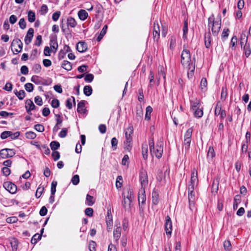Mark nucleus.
Here are the masks:
<instances>
[{
	"instance_id": "53",
	"label": "nucleus",
	"mask_w": 251,
	"mask_h": 251,
	"mask_svg": "<svg viewBox=\"0 0 251 251\" xmlns=\"http://www.w3.org/2000/svg\"><path fill=\"white\" fill-rule=\"evenodd\" d=\"M118 140L116 137H113L112 138L111 141V143L112 145V148L113 151H115L117 148L118 145Z\"/></svg>"
},
{
	"instance_id": "13",
	"label": "nucleus",
	"mask_w": 251,
	"mask_h": 251,
	"mask_svg": "<svg viewBox=\"0 0 251 251\" xmlns=\"http://www.w3.org/2000/svg\"><path fill=\"white\" fill-rule=\"evenodd\" d=\"M34 35V29L32 28H30L27 31L26 35L25 38V42L26 45L29 44L32 40Z\"/></svg>"
},
{
	"instance_id": "4",
	"label": "nucleus",
	"mask_w": 251,
	"mask_h": 251,
	"mask_svg": "<svg viewBox=\"0 0 251 251\" xmlns=\"http://www.w3.org/2000/svg\"><path fill=\"white\" fill-rule=\"evenodd\" d=\"M122 228L120 223H116L113 230V238L117 243H118L119 240L121 236Z\"/></svg>"
},
{
	"instance_id": "36",
	"label": "nucleus",
	"mask_w": 251,
	"mask_h": 251,
	"mask_svg": "<svg viewBox=\"0 0 251 251\" xmlns=\"http://www.w3.org/2000/svg\"><path fill=\"white\" fill-rule=\"evenodd\" d=\"M28 21L30 23H33L35 21L36 16L34 12L29 10L27 15Z\"/></svg>"
},
{
	"instance_id": "2",
	"label": "nucleus",
	"mask_w": 251,
	"mask_h": 251,
	"mask_svg": "<svg viewBox=\"0 0 251 251\" xmlns=\"http://www.w3.org/2000/svg\"><path fill=\"white\" fill-rule=\"evenodd\" d=\"M221 26V20L215 21L213 15L208 19V27L209 31L211 29L212 34L214 36L218 35Z\"/></svg>"
},
{
	"instance_id": "44",
	"label": "nucleus",
	"mask_w": 251,
	"mask_h": 251,
	"mask_svg": "<svg viewBox=\"0 0 251 251\" xmlns=\"http://www.w3.org/2000/svg\"><path fill=\"white\" fill-rule=\"evenodd\" d=\"M13 135V132L10 131H4L0 134V138L2 139H5L8 137H11Z\"/></svg>"
},
{
	"instance_id": "32",
	"label": "nucleus",
	"mask_w": 251,
	"mask_h": 251,
	"mask_svg": "<svg viewBox=\"0 0 251 251\" xmlns=\"http://www.w3.org/2000/svg\"><path fill=\"white\" fill-rule=\"evenodd\" d=\"M95 202V200L93 196L89 194L86 195V203L88 206H92Z\"/></svg>"
},
{
	"instance_id": "51",
	"label": "nucleus",
	"mask_w": 251,
	"mask_h": 251,
	"mask_svg": "<svg viewBox=\"0 0 251 251\" xmlns=\"http://www.w3.org/2000/svg\"><path fill=\"white\" fill-rule=\"evenodd\" d=\"M94 78V76L92 74H87L85 75L84 80L87 82H91Z\"/></svg>"
},
{
	"instance_id": "38",
	"label": "nucleus",
	"mask_w": 251,
	"mask_h": 251,
	"mask_svg": "<svg viewBox=\"0 0 251 251\" xmlns=\"http://www.w3.org/2000/svg\"><path fill=\"white\" fill-rule=\"evenodd\" d=\"M92 91V88L90 85H86L83 88V93L86 96L91 95Z\"/></svg>"
},
{
	"instance_id": "3",
	"label": "nucleus",
	"mask_w": 251,
	"mask_h": 251,
	"mask_svg": "<svg viewBox=\"0 0 251 251\" xmlns=\"http://www.w3.org/2000/svg\"><path fill=\"white\" fill-rule=\"evenodd\" d=\"M11 47L13 53L17 54L22 51L23 43L19 39H15L13 40Z\"/></svg>"
},
{
	"instance_id": "63",
	"label": "nucleus",
	"mask_w": 251,
	"mask_h": 251,
	"mask_svg": "<svg viewBox=\"0 0 251 251\" xmlns=\"http://www.w3.org/2000/svg\"><path fill=\"white\" fill-rule=\"evenodd\" d=\"M51 156H52L53 159L54 161L58 160L60 158V153L56 151H53V152H52V154H51Z\"/></svg>"
},
{
	"instance_id": "7",
	"label": "nucleus",
	"mask_w": 251,
	"mask_h": 251,
	"mask_svg": "<svg viewBox=\"0 0 251 251\" xmlns=\"http://www.w3.org/2000/svg\"><path fill=\"white\" fill-rule=\"evenodd\" d=\"M155 156L158 158H160L162 157L163 152V143L162 141L158 142L156 144V149L153 150Z\"/></svg>"
},
{
	"instance_id": "33",
	"label": "nucleus",
	"mask_w": 251,
	"mask_h": 251,
	"mask_svg": "<svg viewBox=\"0 0 251 251\" xmlns=\"http://www.w3.org/2000/svg\"><path fill=\"white\" fill-rule=\"evenodd\" d=\"M14 93L20 100H23L25 96V93L23 90L18 91V90L16 89L14 91Z\"/></svg>"
},
{
	"instance_id": "64",
	"label": "nucleus",
	"mask_w": 251,
	"mask_h": 251,
	"mask_svg": "<svg viewBox=\"0 0 251 251\" xmlns=\"http://www.w3.org/2000/svg\"><path fill=\"white\" fill-rule=\"evenodd\" d=\"M19 25L20 27L24 29L26 28V24L24 18H21L19 22Z\"/></svg>"
},
{
	"instance_id": "12",
	"label": "nucleus",
	"mask_w": 251,
	"mask_h": 251,
	"mask_svg": "<svg viewBox=\"0 0 251 251\" xmlns=\"http://www.w3.org/2000/svg\"><path fill=\"white\" fill-rule=\"evenodd\" d=\"M70 51H71L70 47L68 45H65L63 49L61 50L59 52L58 55L59 60L63 59L65 57L66 53Z\"/></svg>"
},
{
	"instance_id": "9",
	"label": "nucleus",
	"mask_w": 251,
	"mask_h": 251,
	"mask_svg": "<svg viewBox=\"0 0 251 251\" xmlns=\"http://www.w3.org/2000/svg\"><path fill=\"white\" fill-rule=\"evenodd\" d=\"M165 229L167 235H170L172 231V222L169 216L165 217Z\"/></svg>"
},
{
	"instance_id": "46",
	"label": "nucleus",
	"mask_w": 251,
	"mask_h": 251,
	"mask_svg": "<svg viewBox=\"0 0 251 251\" xmlns=\"http://www.w3.org/2000/svg\"><path fill=\"white\" fill-rule=\"evenodd\" d=\"M200 86L202 91H203V89H204V90H206L207 86V81L205 77H202L201 78V81Z\"/></svg>"
},
{
	"instance_id": "27",
	"label": "nucleus",
	"mask_w": 251,
	"mask_h": 251,
	"mask_svg": "<svg viewBox=\"0 0 251 251\" xmlns=\"http://www.w3.org/2000/svg\"><path fill=\"white\" fill-rule=\"evenodd\" d=\"M194 112V116L196 118H201L203 115V108L199 107L193 111Z\"/></svg>"
},
{
	"instance_id": "43",
	"label": "nucleus",
	"mask_w": 251,
	"mask_h": 251,
	"mask_svg": "<svg viewBox=\"0 0 251 251\" xmlns=\"http://www.w3.org/2000/svg\"><path fill=\"white\" fill-rule=\"evenodd\" d=\"M176 38L175 36H172L170 39V49L171 50H173L176 46Z\"/></svg>"
},
{
	"instance_id": "58",
	"label": "nucleus",
	"mask_w": 251,
	"mask_h": 251,
	"mask_svg": "<svg viewBox=\"0 0 251 251\" xmlns=\"http://www.w3.org/2000/svg\"><path fill=\"white\" fill-rule=\"evenodd\" d=\"M192 132H193L192 128H189L185 133L184 139H191Z\"/></svg>"
},
{
	"instance_id": "37",
	"label": "nucleus",
	"mask_w": 251,
	"mask_h": 251,
	"mask_svg": "<svg viewBox=\"0 0 251 251\" xmlns=\"http://www.w3.org/2000/svg\"><path fill=\"white\" fill-rule=\"evenodd\" d=\"M215 156V153L213 147H209L208 148L207 157L208 159H212Z\"/></svg>"
},
{
	"instance_id": "23",
	"label": "nucleus",
	"mask_w": 251,
	"mask_h": 251,
	"mask_svg": "<svg viewBox=\"0 0 251 251\" xmlns=\"http://www.w3.org/2000/svg\"><path fill=\"white\" fill-rule=\"evenodd\" d=\"M148 146L147 143H144L142 145V154L144 160L148 159Z\"/></svg>"
},
{
	"instance_id": "59",
	"label": "nucleus",
	"mask_w": 251,
	"mask_h": 251,
	"mask_svg": "<svg viewBox=\"0 0 251 251\" xmlns=\"http://www.w3.org/2000/svg\"><path fill=\"white\" fill-rule=\"evenodd\" d=\"M35 129L40 132H42L45 130V127L41 124H37L34 126Z\"/></svg>"
},
{
	"instance_id": "25",
	"label": "nucleus",
	"mask_w": 251,
	"mask_h": 251,
	"mask_svg": "<svg viewBox=\"0 0 251 251\" xmlns=\"http://www.w3.org/2000/svg\"><path fill=\"white\" fill-rule=\"evenodd\" d=\"M241 49L243 50V53L245 54L246 57L248 58L251 54V48L250 43H248V44L246 46H243Z\"/></svg>"
},
{
	"instance_id": "1",
	"label": "nucleus",
	"mask_w": 251,
	"mask_h": 251,
	"mask_svg": "<svg viewBox=\"0 0 251 251\" xmlns=\"http://www.w3.org/2000/svg\"><path fill=\"white\" fill-rule=\"evenodd\" d=\"M181 63L182 66L187 70L188 77L194 75L195 70V60L193 61L191 58L190 51L186 49H183L181 54Z\"/></svg>"
},
{
	"instance_id": "15",
	"label": "nucleus",
	"mask_w": 251,
	"mask_h": 251,
	"mask_svg": "<svg viewBox=\"0 0 251 251\" xmlns=\"http://www.w3.org/2000/svg\"><path fill=\"white\" fill-rule=\"evenodd\" d=\"M76 50L79 52H84L87 50V44L84 41H80L76 45Z\"/></svg>"
},
{
	"instance_id": "10",
	"label": "nucleus",
	"mask_w": 251,
	"mask_h": 251,
	"mask_svg": "<svg viewBox=\"0 0 251 251\" xmlns=\"http://www.w3.org/2000/svg\"><path fill=\"white\" fill-rule=\"evenodd\" d=\"M140 181L141 185V189H145L149 183L147 174H140Z\"/></svg>"
},
{
	"instance_id": "5",
	"label": "nucleus",
	"mask_w": 251,
	"mask_h": 251,
	"mask_svg": "<svg viewBox=\"0 0 251 251\" xmlns=\"http://www.w3.org/2000/svg\"><path fill=\"white\" fill-rule=\"evenodd\" d=\"M188 189L189 207L191 210H193L194 208V202L196 199L194 192L195 188H192V187H188Z\"/></svg>"
},
{
	"instance_id": "8",
	"label": "nucleus",
	"mask_w": 251,
	"mask_h": 251,
	"mask_svg": "<svg viewBox=\"0 0 251 251\" xmlns=\"http://www.w3.org/2000/svg\"><path fill=\"white\" fill-rule=\"evenodd\" d=\"M3 186L11 194H15L17 190L16 185L9 181L4 182Z\"/></svg>"
},
{
	"instance_id": "50",
	"label": "nucleus",
	"mask_w": 251,
	"mask_h": 251,
	"mask_svg": "<svg viewBox=\"0 0 251 251\" xmlns=\"http://www.w3.org/2000/svg\"><path fill=\"white\" fill-rule=\"evenodd\" d=\"M123 183V177L121 176H119L117 177L116 181V186L117 188H120L122 187Z\"/></svg>"
},
{
	"instance_id": "31",
	"label": "nucleus",
	"mask_w": 251,
	"mask_h": 251,
	"mask_svg": "<svg viewBox=\"0 0 251 251\" xmlns=\"http://www.w3.org/2000/svg\"><path fill=\"white\" fill-rule=\"evenodd\" d=\"M61 67L67 71H70L72 69V63L67 60L63 61Z\"/></svg>"
},
{
	"instance_id": "56",
	"label": "nucleus",
	"mask_w": 251,
	"mask_h": 251,
	"mask_svg": "<svg viewBox=\"0 0 251 251\" xmlns=\"http://www.w3.org/2000/svg\"><path fill=\"white\" fill-rule=\"evenodd\" d=\"M60 102L57 99H54L52 100L51 102V106L54 108H57L59 106Z\"/></svg>"
},
{
	"instance_id": "61",
	"label": "nucleus",
	"mask_w": 251,
	"mask_h": 251,
	"mask_svg": "<svg viewBox=\"0 0 251 251\" xmlns=\"http://www.w3.org/2000/svg\"><path fill=\"white\" fill-rule=\"evenodd\" d=\"M68 131V128H63L59 133V136L60 138H65L67 135Z\"/></svg>"
},
{
	"instance_id": "18",
	"label": "nucleus",
	"mask_w": 251,
	"mask_h": 251,
	"mask_svg": "<svg viewBox=\"0 0 251 251\" xmlns=\"http://www.w3.org/2000/svg\"><path fill=\"white\" fill-rule=\"evenodd\" d=\"M198 183V174H192L190 184L188 187H192V188H195Z\"/></svg>"
},
{
	"instance_id": "40",
	"label": "nucleus",
	"mask_w": 251,
	"mask_h": 251,
	"mask_svg": "<svg viewBox=\"0 0 251 251\" xmlns=\"http://www.w3.org/2000/svg\"><path fill=\"white\" fill-rule=\"evenodd\" d=\"M77 23L74 18L72 17H69L67 19L68 26H70L72 27H75Z\"/></svg>"
},
{
	"instance_id": "29",
	"label": "nucleus",
	"mask_w": 251,
	"mask_h": 251,
	"mask_svg": "<svg viewBox=\"0 0 251 251\" xmlns=\"http://www.w3.org/2000/svg\"><path fill=\"white\" fill-rule=\"evenodd\" d=\"M78 16L81 20L84 21L87 18L88 14L85 10L81 9L78 11Z\"/></svg>"
},
{
	"instance_id": "17",
	"label": "nucleus",
	"mask_w": 251,
	"mask_h": 251,
	"mask_svg": "<svg viewBox=\"0 0 251 251\" xmlns=\"http://www.w3.org/2000/svg\"><path fill=\"white\" fill-rule=\"evenodd\" d=\"M248 35L246 34L245 32H242L240 37V44L241 48H243V46L248 45Z\"/></svg>"
},
{
	"instance_id": "45",
	"label": "nucleus",
	"mask_w": 251,
	"mask_h": 251,
	"mask_svg": "<svg viewBox=\"0 0 251 251\" xmlns=\"http://www.w3.org/2000/svg\"><path fill=\"white\" fill-rule=\"evenodd\" d=\"M134 198L133 191L129 189L127 192V195L126 196V199L128 201V204H130L131 201H132Z\"/></svg>"
},
{
	"instance_id": "26",
	"label": "nucleus",
	"mask_w": 251,
	"mask_h": 251,
	"mask_svg": "<svg viewBox=\"0 0 251 251\" xmlns=\"http://www.w3.org/2000/svg\"><path fill=\"white\" fill-rule=\"evenodd\" d=\"M219 179L216 178L213 180L211 187V193L212 194H216L218 190Z\"/></svg>"
},
{
	"instance_id": "6",
	"label": "nucleus",
	"mask_w": 251,
	"mask_h": 251,
	"mask_svg": "<svg viewBox=\"0 0 251 251\" xmlns=\"http://www.w3.org/2000/svg\"><path fill=\"white\" fill-rule=\"evenodd\" d=\"M160 38V27L158 22L155 20L153 24V38L154 41L158 42Z\"/></svg>"
},
{
	"instance_id": "21",
	"label": "nucleus",
	"mask_w": 251,
	"mask_h": 251,
	"mask_svg": "<svg viewBox=\"0 0 251 251\" xmlns=\"http://www.w3.org/2000/svg\"><path fill=\"white\" fill-rule=\"evenodd\" d=\"M143 110L142 108L140 109H137L136 110V117L134 119V121H135L137 123L139 122H141L143 120Z\"/></svg>"
},
{
	"instance_id": "54",
	"label": "nucleus",
	"mask_w": 251,
	"mask_h": 251,
	"mask_svg": "<svg viewBox=\"0 0 251 251\" xmlns=\"http://www.w3.org/2000/svg\"><path fill=\"white\" fill-rule=\"evenodd\" d=\"M25 88L26 91L28 92H31L33 91L34 86L31 83H27L25 84Z\"/></svg>"
},
{
	"instance_id": "24",
	"label": "nucleus",
	"mask_w": 251,
	"mask_h": 251,
	"mask_svg": "<svg viewBox=\"0 0 251 251\" xmlns=\"http://www.w3.org/2000/svg\"><path fill=\"white\" fill-rule=\"evenodd\" d=\"M201 101L199 100H195L190 101V108L192 111L198 108L201 106Z\"/></svg>"
},
{
	"instance_id": "39",
	"label": "nucleus",
	"mask_w": 251,
	"mask_h": 251,
	"mask_svg": "<svg viewBox=\"0 0 251 251\" xmlns=\"http://www.w3.org/2000/svg\"><path fill=\"white\" fill-rule=\"evenodd\" d=\"M227 95V88L226 86L222 88V92L221 94V99L222 101H225Z\"/></svg>"
},
{
	"instance_id": "34",
	"label": "nucleus",
	"mask_w": 251,
	"mask_h": 251,
	"mask_svg": "<svg viewBox=\"0 0 251 251\" xmlns=\"http://www.w3.org/2000/svg\"><path fill=\"white\" fill-rule=\"evenodd\" d=\"M222 109V104L220 101H218L215 106L214 115L215 116H218L220 115V112L223 110Z\"/></svg>"
},
{
	"instance_id": "60",
	"label": "nucleus",
	"mask_w": 251,
	"mask_h": 251,
	"mask_svg": "<svg viewBox=\"0 0 251 251\" xmlns=\"http://www.w3.org/2000/svg\"><path fill=\"white\" fill-rule=\"evenodd\" d=\"M224 247L226 251H229L231 249V245L229 240L225 241L224 243Z\"/></svg>"
},
{
	"instance_id": "52",
	"label": "nucleus",
	"mask_w": 251,
	"mask_h": 251,
	"mask_svg": "<svg viewBox=\"0 0 251 251\" xmlns=\"http://www.w3.org/2000/svg\"><path fill=\"white\" fill-rule=\"evenodd\" d=\"M188 23L187 21H185L184 23V26L183 28V38H186V35L188 33Z\"/></svg>"
},
{
	"instance_id": "19",
	"label": "nucleus",
	"mask_w": 251,
	"mask_h": 251,
	"mask_svg": "<svg viewBox=\"0 0 251 251\" xmlns=\"http://www.w3.org/2000/svg\"><path fill=\"white\" fill-rule=\"evenodd\" d=\"M146 200V196L145 195V189H140L139 192L138 201L139 203H145Z\"/></svg>"
},
{
	"instance_id": "20",
	"label": "nucleus",
	"mask_w": 251,
	"mask_h": 251,
	"mask_svg": "<svg viewBox=\"0 0 251 251\" xmlns=\"http://www.w3.org/2000/svg\"><path fill=\"white\" fill-rule=\"evenodd\" d=\"M77 112L79 113H86L87 110L85 108V100H81L77 104Z\"/></svg>"
},
{
	"instance_id": "47",
	"label": "nucleus",
	"mask_w": 251,
	"mask_h": 251,
	"mask_svg": "<svg viewBox=\"0 0 251 251\" xmlns=\"http://www.w3.org/2000/svg\"><path fill=\"white\" fill-rule=\"evenodd\" d=\"M240 202V196L239 195H236L234 199V203H233V209L234 210L236 209L238 206V203Z\"/></svg>"
},
{
	"instance_id": "11",
	"label": "nucleus",
	"mask_w": 251,
	"mask_h": 251,
	"mask_svg": "<svg viewBox=\"0 0 251 251\" xmlns=\"http://www.w3.org/2000/svg\"><path fill=\"white\" fill-rule=\"evenodd\" d=\"M50 45L51 50H54V52H55L58 49V43L57 41V36L56 35H51L50 36Z\"/></svg>"
},
{
	"instance_id": "62",
	"label": "nucleus",
	"mask_w": 251,
	"mask_h": 251,
	"mask_svg": "<svg viewBox=\"0 0 251 251\" xmlns=\"http://www.w3.org/2000/svg\"><path fill=\"white\" fill-rule=\"evenodd\" d=\"M72 183L76 185L79 182V176L77 175H75L71 179Z\"/></svg>"
},
{
	"instance_id": "49",
	"label": "nucleus",
	"mask_w": 251,
	"mask_h": 251,
	"mask_svg": "<svg viewBox=\"0 0 251 251\" xmlns=\"http://www.w3.org/2000/svg\"><path fill=\"white\" fill-rule=\"evenodd\" d=\"M41 234H40L39 233L35 234L32 237L31 240V243L34 244H36L38 240L41 239Z\"/></svg>"
},
{
	"instance_id": "55",
	"label": "nucleus",
	"mask_w": 251,
	"mask_h": 251,
	"mask_svg": "<svg viewBox=\"0 0 251 251\" xmlns=\"http://www.w3.org/2000/svg\"><path fill=\"white\" fill-rule=\"evenodd\" d=\"M57 182L56 181H53L51 184V194L52 195H54L56 192V187L57 185Z\"/></svg>"
},
{
	"instance_id": "48",
	"label": "nucleus",
	"mask_w": 251,
	"mask_h": 251,
	"mask_svg": "<svg viewBox=\"0 0 251 251\" xmlns=\"http://www.w3.org/2000/svg\"><path fill=\"white\" fill-rule=\"evenodd\" d=\"M25 137L29 139H34L36 137V134L33 131H28L25 133Z\"/></svg>"
},
{
	"instance_id": "57",
	"label": "nucleus",
	"mask_w": 251,
	"mask_h": 251,
	"mask_svg": "<svg viewBox=\"0 0 251 251\" xmlns=\"http://www.w3.org/2000/svg\"><path fill=\"white\" fill-rule=\"evenodd\" d=\"M31 81L36 84H40L41 82L40 78L37 75H33L31 78Z\"/></svg>"
},
{
	"instance_id": "42",
	"label": "nucleus",
	"mask_w": 251,
	"mask_h": 251,
	"mask_svg": "<svg viewBox=\"0 0 251 251\" xmlns=\"http://www.w3.org/2000/svg\"><path fill=\"white\" fill-rule=\"evenodd\" d=\"M60 146V143L57 141H52L50 143V147L52 151H55Z\"/></svg>"
},
{
	"instance_id": "22",
	"label": "nucleus",
	"mask_w": 251,
	"mask_h": 251,
	"mask_svg": "<svg viewBox=\"0 0 251 251\" xmlns=\"http://www.w3.org/2000/svg\"><path fill=\"white\" fill-rule=\"evenodd\" d=\"M152 203L156 205L159 202V193L156 189H154L152 192Z\"/></svg>"
},
{
	"instance_id": "28",
	"label": "nucleus",
	"mask_w": 251,
	"mask_h": 251,
	"mask_svg": "<svg viewBox=\"0 0 251 251\" xmlns=\"http://www.w3.org/2000/svg\"><path fill=\"white\" fill-rule=\"evenodd\" d=\"M152 112V108L149 105L146 108V114L145 119L148 121L151 120V113Z\"/></svg>"
},
{
	"instance_id": "16",
	"label": "nucleus",
	"mask_w": 251,
	"mask_h": 251,
	"mask_svg": "<svg viewBox=\"0 0 251 251\" xmlns=\"http://www.w3.org/2000/svg\"><path fill=\"white\" fill-rule=\"evenodd\" d=\"M211 33L209 31L204 34V44L206 48L208 49L211 47Z\"/></svg>"
},
{
	"instance_id": "41",
	"label": "nucleus",
	"mask_w": 251,
	"mask_h": 251,
	"mask_svg": "<svg viewBox=\"0 0 251 251\" xmlns=\"http://www.w3.org/2000/svg\"><path fill=\"white\" fill-rule=\"evenodd\" d=\"M10 244L13 251H16L18 246V242L17 239L12 238L10 240Z\"/></svg>"
},
{
	"instance_id": "14",
	"label": "nucleus",
	"mask_w": 251,
	"mask_h": 251,
	"mask_svg": "<svg viewBox=\"0 0 251 251\" xmlns=\"http://www.w3.org/2000/svg\"><path fill=\"white\" fill-rule=\"evenodd\" d=\"M133 133V127L132 126H130L129 127L126 128L125 130V136L126 140L128 141V142L132 141V135Z\"/></svg>"
},
{
	"instance_id": "30",
	"label": "nucleus",
	"mask_w": 251,
	"mask_h": 251,
	"mask_svg": "<svg viewBox=\"0 0 251 251\" xmlns=\"http://www.w3.org/2000/svg\"><path fill=\"white\" fill-rule=\"evenodd\" d=\"M25 106H27V109L33 110L36 108V106L34 104L33 101L30 99H28L25 101Z\"/></svg>"
},
{
	"instance_id": "35",
	"label": "nucleus",
	"mask_w": 251,
	"mask_h": 251,
	"mask_svg": "<svg viewBox=\"0 0 251 251\" xmlns=\"http://www.w3.org/2000/svg\"><path fill=\"white\" fill-rule=\"evenodd\" d=\"M107 29V25H105L103 27L100 34H99V35L98 36V37L97 39V40L98 42H100L101 40V39L103 38V36L106 34Z\"/></svg>"
}]
</instances>
